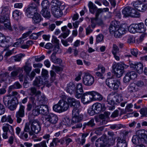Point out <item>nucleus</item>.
Wrapping results in <instances>:
<instances>
[{"label": "nucleus", "instance_id": "nucleus-1", "mask_svg": "<svg viewBox=\"0 0 147 147\" xmlns=\"http://www.w3.org/2000/svg\"><path fill=\"white\" fill-rule=\"evenodd\" d=\"M108 134L112 138L107 140L105 135L102 136L96 141L95 145L96 147H110L115 144V138H113L114 135L113 132L109 131Z\"/></svg>", "mask_w": 147, "mask_h": 147}, {"label": "nucleus", "instance_id": "nucleus-2", "mask_svg": "<svg viewBox=\"0 0 147 147\" xmlns=\"http://www.w3.org/2000/svg\"><path fill=\"white\" fill-rule=\"evenodd\" d=\"M58 120V117L56 114L50 113L45 117L43 124L45 127L53 128L55 126Z\"/></svg>", "mask_w": 147, "mask_h": 147}, {"label": "nucleus", "instance_id": "nucleus-3", "mask_svg": "<svg viewBox=\"0 0 147 147\" xmlns=\"http://www.w3.org/2000/svg\"><path fill=\"white\" fill-rule=\"evenodd\" d=\"M123 100V97L121 94L111 93L108 96L107 101L108 104L113 105L115 104L120 102Z\"/></svg>", "mask_w": 147, "mask_h": 147}, {"label": "nucleus", "instance_id": "nucleus-4", "mask_svg": "<svg viewBox=\"0 0 147 147\" xmlns=\"http://www.w3.org/2000/svg\"><path fill=\"white\" fill-rule=\"evenodd\" d=\"M35 3H32L30 4L28 7L26 9L25 14L28 17L32 18L33 15L37 12V7Z\"/></svg>", "mask_w": 147, "mask_h": 147}, {"label": "nucleus", "instance_id": "nucleus-5", "mask_svg": "<svg viewBox=\"0 0 147 147\" xmlns=\"http://www.w3.org/2000/svg\"><path fill=\"white\" fill-rule=\"evenodd\" d=\"M113 68L115 72V76L118 78H119L123 75L124 72V67L122 64L119 63H114L113 65Z\"/></svg>", "mask_w": 147, "mask_h": 147}, {"label": "nucleus", "instance_id": "nucleus-6", "mask_svg": "<svg viewBox=\"0 0 147 147\" xmlns=\"http://www.w3.org/2000/svg\"><path fill=\"white\" fill-rule=\"evenodd\" d=\"M31 123L30 128L31 132L29 133L30 136H34V133L38 134L40 130V127L38 121L36 120H33L30 121Z\"/></svg>", "mask_w": 147, "mask_h": 147}, {"label": "nucleus", "instance_id": "nucleus-7", "mask_svg": "<svg viewBox=\"0 0 147 147\" xmlns=\"http://www.w3.org/2000/svg\"><path fill=\"white\" fill-rule=\"evenodd\" d=\"M67 100L70 107L73 108L72 112L79 111L80 108L81 106L80 102L79 101L72 97L68 98Z\"/></svg>", "mask_w": 147, "mask_h": 147}, {"label": "nucleus", "instance_id": "nucleus-8", "mask_svg": "<svg viewBox=\"0 0 147 147\" xmlns=\"http://www.w3.org/2000/svg\"><path fill=\"white\" fill-rule=\"evenodd\" d=\"M106 83L110 88L114 90H117L120 84V82L117 80L110 78L106 80Z\"/></svg>", "mask_w": 147, "mask_h": 147}, {"label": "nucleus", "instance_id": "nucleus-9", "mask_svg": "<svg viewBox=\"0 0 147 147\" xmlns=\"http://www.w3.org/2000/svg\"><path fill=\"white\" fill-rule=\"evenodd\" d=\"M94 77L88 73H85L83 78L84 84L88 86H91L94 83Z\"/></svg>", "mask_w": 147, "mask_h": 147}, {"label": "nucleus", "instance_id": "nucleus-10", "mask_svg": "<svg viewBox=\"0 0 147 147\" xmlns=\"http://www.w3.org/2000/svg\"><path fill=\"white\" fill-rule=\"evenodd\" d=\"M132 4L136 9L140 12H144L147 9L146 5L142 2L139 1L133 2Z\"/></svg>", "mask_w": 147, "mask_h": 147}, {"label": "nucleus", "instance_id": "nucleus-11", "mask_svg": "<svg viewBox=\"0 0 147 147\" xmlns=\"http://www.w3.org/2000/svg\"><path fill=\"white\" fill-rule=\"evenodd\" d=\"M31 100L32 102L33 108L32 114L34 116H37L40 114V109L39 108L40 106L39 105L38 103H36V100H35L34 98L31 97Z\"/></svg>", "mask_w": 147, "mask_h": 147}, {"label": "nucleus", "instance_id": "nucleus-12", "mask_svg": "<svg viewBox=\"0 0 147 147\" xmlns=\"http://www.w3.org/2000/svg\"><path fill=\"white\" fill-rule=\"evenodd\" d=\"M91 91L86 92L84 93L82 96L81 99L82 102L84 105L88 104L92 100Z\"/></svg>", "mask_w": 147, "mask_h": 147}, {"label": "nucleus", "instance_id": "nucleus-13", "mask_svg": "<svg viewBox=\"0 0 147 147\" xmlns=\"http://www.w3.org/2000/svg\"><path fill=\"white\" fill-rule=\"evenodd\" d=\"M7 16L2 15L0 16V23H3L5 28L10 31H12L13 29L10 26V23L9 20V17L7 19Z\"/></svg>", "mask_w": 147, "mask_h": 147}, {"label": "nucleus", "instance_id": "nucleus-14", "mask_svg": "<svg viewBox=\"0 0 147 147\" xmlns=\"http://www.w3.org/2000/svg\"><path fill=\"white\" fill-rule=\"evenodd\" d=\"M79 111L72 112V121L74 123L80 122L82 119L83 116L82 115L79 114Z\"/></svg>", "mask_w": 147, "mask_h": 147}, {"label": "nucleus", "instance_id": "nucleus-15", "mask_svg": "<svg viewBox=\"0 0 147 147\" xmlns=\"http://www.w3.org/2000/svg\"><path fill=\"white\" fill-rule=\"evenodd\" d=\"M137 134L140 137L142 143L147 144V131L144 129H141L137 131Z\"/></svg>", "mask_w": 147, "mask_h": 147}, {"label": "nucleus", "instance_id": "nucleus-16", "mask_svg": "<svg viewBox=\"0 0 147 147\" xmlns=\"http://www.w3.org/2000/svg\"><path fill=\"white\" fill-rule=\"evenodd\" d=\"M126 27L125 25H121L117 29V31L114 34L115 38H119L124 34L126 30Z\"/></svg>", "mask_w": 147, "mask_h": 147}, {"label": "nucleus", "instance_id": "nucleus-17", "mask_svg": "<svg viewBox=\"0 0 147 147\" xmlns=\"http://www.w3.org/2000/svg\"><path fill=\"white\" fill-rule=\"evenodd\" d=\"M92 109L96 111V113H98L101 111H103L105 109V105L104 104H101L99 103H96L92 106Z\"/></svg>", "mask_w": 147, "mask_h": 147}, {"label": "nucleus", "instance_id": "nucleus-18", "mask_svg": "<svg viewBox=\"0 0 147 147\" xmlns=\"http://www.w3.org/2000/svg\"><path fill=\"white\" fill-rule=\"evenodd\" d=\"M9 40H7L5 36L2 33L0 32V46L7 48L9 46L8 42Z\"/></svg>", "mask_w": 147, "mask_h": 147}, {"label": "nucleus", "instance_id": "nucleus-19", "mask_svg": "<svg viewBox=\"0 0 147 147\" xmlns=\"http://www.w3.org/2000/svg\"><path fill=\"white\" fill-rule=\"evenodd\" d=\"M130 67L133 68V69L135 70L139 74H141L143 71V65L142 64L140 63L134 64L131 63L130 64Z\"/></svg>", "mask_w": 147, "mask_h": 147}, {"label": "nucleus", "instance_id": "nucleus-20", "mask_svg": "<svg viewBox=\"0 0 147 147\" xmlns=\"http://www.w3.org/2000/svg\"><path fill=\"white\" fill-rule=\"evenodd\" d=\"M76 88L75 84L73 82H71L67 84L66 90L67 92L71 94L75 93Z\"/></svg>", "mask_w": 147, "mask_h": 147}, {"label": "nucleus", "instance_id": "nucleus-21", "mask_svg": "<svg viewBox=\"0 0 147 147\" xmlns=\"http://www.w3.org/2000/svg\"><path fill=\"white\" fill-rule=\"evenodd\" d=\"M118 22L116 20H114L111 22L109 27V31L111 34H114V35L115 34L118 28Z\"/></svg>", "mask_w": 147, "mask_h": 147}, {"label": "nucleus", "instance_id": "nucleus-22", "mask_svg": "<svg viewBox=\"0 0 147 147\" xmlns=\"http://www.w3.org/2000/svg\"><path fill=\"white\" fill-rule=\"evenodd\" d=\"M36 103H38L39 105L40 106L42 105L46 104L47 102V99L44 94H40L37 96Z\"/></svg>", "mask_w": 147, "mask_h": 147}, {"label": "nucleus", "instance_id": "nucleus-23", "mask_svg": "<svg viewBox=\"0 0 147 147\" xmlns=\"http://www.w3.org/2000/svg\"><path fill=\"white\" fill-rule=\"evenodd\" d=\"M3 102L6 107L8 106L10 104H12L13 102H15L13 98H11L10 96L7 95L3 98Z\"/></svg>", "mask_w": 147, "mask_h": 147}, {"label": "nucleus", "instance_id": "nucleus-24", "mask_svg": "<svg viewBox=\"0 0 147 147\" xmlns=\"http://www.w3.org/2000/svg\"><path fill=\"white\" fill-rule=\"evenodd\" d=\"M59 104L61 106L63 112L66 111L69 107V104L68 102L63 100H60L59 101Z\"/></svg>", "mask_w": 147, "mask_h": 147}, {"label": "nucleus", "instance_id": "nucleus-25", "mask_svg": "<svg viewBox=\"0 0 147 147\" xmlns=\"http://www.w3.org/2000/svg\"><path fill=\"white\" fill-rule=\"evenodd\" d=\"M62 31L63 32L59 36V38L62 37L63 38H65L69 34L70 31L67 28L66 26L62 27L61 28Z\"/></svg>", "mask_w": 147, "mask_h": 147}, {"label": "nucleus", "instance_id": "nucleus-26", "mask_svg": "<svg viewBox=\"0 0 147 147\" xmlns=\"http://www.w3.org/2000/svg\"><path fill=\"white\" fill-rule=\"evenodd\" d=\"M117 147H127V144L125 139L119 137L117 139Z\"/></svg>", "mask_w": 147, "mask_h": 147}, {"label": "nucleus", "instance_id": "nucleus-27", "mask_svg": "<svg viewBox=\"0 0 147 147\" xmlns=\"http://www.w3.org/2000/svg\"><path fill=\"white\" fill-rule=\"evenodd\" d=\"M2 129L3 132H8L10 134L14 133L13 129L12 126L8 123L4 124L2 127Z\"/></svg>", "mask_w": 147, "mask_h": 147}, {"label": "nucleus", "instance_id": "nucleus-28", "mask_svg": "<svg viewBox=\"0 0 147 147\" xmlns=\"http://www.w3.org/2000/svg\"><path fill=\"white\" fill-rule=\"evenodd\" d=\"M136 27L137 32L140 33H144L145 32L146 29L143 23L141 22L136 24Z\"/></svg>", "mask_w": 147, "mask_h": 147}, {"label": "nucleus", "instance_id": "nucleus-29", "mask_svg": "<svg viewBox=\"0 0 147 147\" xmlns=\"http://www.w3.org/2000/svg\"><path fill=\"white\" fill-rule=\"evenodd\" d=\"M40 113L44 115H46L49 113L48 106L46 105H42L39 107Z\"/></svg>", "mask_w": 147, "mask_h": 147}, {"label": "nucleus", "instance_id": "nucleus-30", "mask_svg": "<svg viewBox=\"0 0 147 147\" xmlns=\"http://www.w3.org/2000/svg\"><path fill=\"white\" fill-rule=\"evenodd\" d=\"M91 93L92 100L101 101L103 99V96L99 93L94 91H91Z\"/></svg>", "mask_w": 147, "mask_h": 147}, {"label": "nucleus", "instance_id": "nucleus-31", "mask_svg": "<svg viewBox=\"0 0 147 147\" xmlns=\"http://www.w3.org/2000/svg\"><path fill=\"white\" fill-rule=\"evenodd\" d=\"M82 138H78L76 139V141L79 144L83 145H84L86 142V138L88 136V134L83 133L82 134Z\"/></svg>", "mask_w": 147, "mask_h": 147}, {"label": "nucleus", "instance_id": "nucleus-32", "mask_svg": "<svg viewBox=\"0 0 147 147\" xmlns=\"http://www.w3.org/2000/svg\"><path fill=\"white\" fill-rule=\"evenodd\" d=\"M59 8L56 9L54 7L51 8L52 13L55 17L57 18L61 17L63 14V11H61Z\"/></svg>", "mask_w": 147, "mask_h": 147}, {"label": "nucleus", "instance_id": "nucleus-33", "mask_svg": "<svg viewBox=\"0 0 147 147\" xmlns=\"http://www.w3.org/2000/svg\"><path fill=\"white\" fill-rule=\"evenodd\" d=\"M32 18V22L34 24H38L41 20V15L37 12L33 15Z\"/></svg>", "mask_w": 147, "mask_h": 147}, {"label": "nucleus", "instance_id": "nucleus-34", "mask_svg": "<svg viewBox=\"0 0 147 147\" xmlns=\"http://www.w3.org/2000/svg\"><path fill=\"white\" fill-rule=\"evenodd\" d=\"M21 68L22 69V70L24 69L26 73L27 74H28L32 70L31 64L29 62L27 61L26 62L25 65Z\"/></svg>", "mask_w": 147, "mask_h": 147}, {"label": "nucleus", "instance_id": "nucleus-35", "mask_svg": "<svg viewBox=\"0 0 147 147\" xmlns=\"http://www.w3.org/2000/svg\"><path fill=\"white\" fill-rule=\"evenodd\" d=\"M43 79L41 77L38 76L36 77L35 80L33 82V85L37 87H39L43 85Z\"/></svg>", "mask_w": 147, "mask_h": 147}, {"label": "nucleus", "instance_id": "nucleus-36", "mask_svg": "<svg viewBox=\"0 0 147 147\" xmlns=\"http://www.w3.org/2000/svg\"><path fill=\"white\" fill-rule=\"evenodd\" d=\"M1 121L2 122H8L10 124H12L13 122V120L10 115H3L1 118Z\"/></svg>", "mask_w": 147, "mask_h": 147}, {"label": "nucleus", "instance_id": "nucleus-37", "mask_svg": "<svg viewBox=\"0 0 147 147\" xmlns=\"http://www.w3.org/2000/svg\"><path fill=\"white\" fill-rule=\"evenodd\" d=\"M132 7L128 6L124 8L122 10V13L125 17L130 16Z\"/></svg>", "mask_w": 147, "mask_h": 147}, {"label": "nucleus", "instance_id": "nucleus-38", "mask_svg": "<svg viewBox=\"0 0 147 147\" xmlns=\"http://www.w3.org/2000/svg\"><path fill=\"white\" fill-rule=\"evenodd\" d=\"M50 59L52 62L55 63L60 64L62 62V60L59 58H57L55 53H53L51 55Z\"/></svg>", "mask_w": 147, "mask_h": 147}, {"label": "nucleus", "instance_id": "nucleus-39", "mask_svg": "<svg viewBox=\"0 0 147 147\" xmlns=\"http://www.w3.org/2000/svg\"><path fill=\"white\" fill-rule=\"evenodd\" d=\"M140 137H139L137 134V131L136 135H134L132 138V141L135 144H138L142 143Z\"/></svg>", "mask_w": 147, "mask_h": 147}, {"label": "nucleus", "instance_id": "nucleus-40", "mask_svg": "<svg viewBox=\"0 0 147 147\" xmlns=\"http://www.w3.org/2000/svg\"><path fill=\"white\" fill-rule=\"evenodd\" d=\"M25 107L23 105H20L19 111L17 112L16 114V116L23 117L24 115Z\"/></svg>", "mask_w": 147, "mask_h": 147}, {"label": "nucleus", "instance_id": "nucleus-41", "mask_svg": "<svg viewBox=\"0 0 147 147\" xmlns=\"http://www.w3.org/2000/svg\"><path fill=\"white\" fill-rule=\"evenodd\" d=\"M91 25V26L92 29L94 28L97 24L99 25H101L103 24V22L102 20H100V23H97V18H90Z\"/></svg>", "mask_w": 147, "mask_h": 147}, {"label": "nucleus", "instance_id": "nucleus-42", "mask_svg": "<svg viewBox=\"0 0 147 147\" xmlns=\"http://www.w3.org/2000/svg\"><path fill=\"white\" fill-rule=\"evenodd\" d=\"M23 70L20 67H18L16 71H13L11 73V78H14L16 77L19 73H22Z\"/></svg>", "mask_w": 147, "mask_h": 147}, {"label": "nucleus", "instance_id": "nucleus-43", "mask_svg": "<svg viewBox=\"0 0 147 147\" xmlns=\"http://www.w3.org/2000/svg\"><path fill=\"white\" fill-rule=\"evenodd\" d=\"M88 5L90 11L92 13L94 14L95 11L97 9V7L91 1L89 2Z\"/></svg>", "mask_w": 147, "mask_h": 147}, {"label": "nucleus", "instance_id": "nucleus-44", "mask_svg": "<svg viewBox=\"0 0 147 147\" xmlns=\"http://www.w3.org/2000/svg\"><path fill=\"white\" fill-rule=\"evenodd\" d=\"M130 16L133 18H139L140 17V14L138 11L132 8Z\"/></svg>", "mask_w": 147, "mask_h": 147}, {"label": "nucleus", "instance_id": "nucleus-45", "mask_svg": "<svg viewBox=\"0 0 147 147\" xmlns=\"http://www.w3.org/2000/svg\"><path fill=\"white\" fill-rule=\"evenodd\" d=\"M41 13L45 18H49L51 16L50 12L47 9H42L41 11Z\"/></svg>", "mask_w": 147, "mask_h": 147}, {"label": "nucleus", "instance_id": "nucleus-46", "mask_svg": "<svg viewBox=\"0 0 147 147\" xmlns=\"http://www.w3.org/2000/svg\"><path fill=\"white\" fill-rule=\"evenodd\" d=\"M52 4V8H59L60 7V6L61 5V3L59 1L57 0H53L51 2Z\"/></svg>", "mask_w": 147, "mask_h": 147}, {"label": "nucleus", "instance_id": "nucleus-47", "mask_svg": "<svg viewBox=\"0 0 147 147\" xmlns=\"http://www.w3.org/2000/svg\"><path fill=\"white\" fill-rule=\"evenodd\" d=\"M22 86L20 84L19 82H16L14 84L9 87V89L10 90H12L13 89H19L22 87Z\"/></svg>", "mask_w": 147, "mask_h": 147}, {"label": "nucleus", "instance_id": "nucleus-48", "mask_svg": "<svg viewBox=\"0 0 147 147\" xmlns=\"http://www.w3.org/2000/svg\"><path fill=\"white\" fill-rule=\"evenodd\" d=\"M136 87V85L135 83H131L128 87V90L129 92L132 93L136 92L137 90Z\"/></svg>", "mask_w": 147, "mask_h": 147}, {"label": "nucleus", "instance_id": "nucleus-49", "mask_svg": "<svg viewBox=\"0 0 147 147\" xmlns=\"http://www.w3.org/2000/svg\"><path fill=\"white\" fill-rule=\"evenodd\" d=\"M13 28L15 31L17 32L22 31L25 30L26 28L21 25H14L13 26Z\"/></svg>", "mask_w": 147, "mask_h": 147}, {"label": "nucleus", "instance_id": "nucleus-50", "mask_svg": "<svg viewBox=\"0 0 147 147\" xmlns=\"http://www.w3.org/2000/svg\"><path fill=\"white\" fill-rule=\"evenodd\" d=\"M9 9L7 7H3L2 9L1 13L2 15L7 16V19L9 16Z\"/></svg>", "mask_w": 147, "mask_h": 147}, {"label": "nucleus", "instance_id": "nucleus-51", "mask_svg": "<svg viewBox=\"0 0 147 147\" xmlns=\"http://www.w3.org/2000/svg\"><path fill=\"white\" fill-rule=\"evenodd\" d=\"M125 127V125H123L121 124H113L111 125L110 126V128L111 129H115L117 130Z\"/></svg>", "mask_w": 147, "mask_h": 147}, {"label": "nucleus", "instance_id": "nucleus-52", "mask_svg": "<svg viewBox=\"0 0 147 147\" xmlns=\"http://www.w3.org/2000/svg\"><path fill=\"white\" fill-rule=\"evenodd\" d=\"M53 109L55 111L59 113L63 112L61 108V106H60L59 105V102L57 104L53 106Z\"/></svg>", "mask_w": 147, "mask_h": 147}, {"label": "nucleus", "instance_id": "nucleus-53", "mask_svg": "<svg viewBox=\"0 0 147 147\" xmlns=\"http://www.w3.org/2000/svg\"><path fill=\"white\" fill-rule=\"evenodd\" d=\"M59 139L58 138H54L53 139L52 141L51 142L49 146L50 147L54 146V144L56 146L58 145V143H59Z\"/></svg>", "mask_w": 147, "mask_h": 147}, {"label": "nucleus", "instance_id": "nucleus-54", "mask_svg": "<svg viewBox=\"0 0 147 147\" xmlns=\"http://www.w3.org/2000/svg\"><path fill=\"white\" fill-rule=\"evenodd\" d=\"M21 14L22 13L20 11L16 9L13 12L12 16L14 19H17Z\"/></svg>", "mask_w": 147, "mask_h": 147}, {"label": "nucleus", "instance_id": "nucleus-55", "mask_svg": "<svg viewBox=\"0 0 147 147\" xmlns=\"http://www.w3.org/2000/svg\"><path fill=\"white\" fill-rule=\"evenodd\" d=\"M136 27L135 24H133L130 25L128 28L129 31L132 33H134L137 32Z\"/></svg>", "mask_w": 147, "mask_h": 147}, {"label": "nucleus", "instance_id": "nucleus-56", "mask_svg": "<svg viewBox=\"0 0 147 147\" xmlns=\"http://www.w3.org/2000/svg\"><path fill=\"white\" fill-rule=\"evenodd\" d=\"M133 105L131 103H130L127 104L125 109V111L124 112H122L123 114L126 113L127 112H132L133 111V110L131 109L132 108Z\"/></svg>", "mask_w": 147, "mask_h": 147}, {"label": "nucleus", "instance_id": "nucleus-57", "mask_svg": "<svg viewBox=\"0 0 147 147\" xmlns=\"http://www.w3.org/2000/svg\"><path fill=\"white\" fill-rule=\"evenodd\" d=\"M34 147H48L46 143V142L44 140L40 143L34 144Z\"/></svg>", "mask_w": 147, "mask_h": 147}, {"label": "nucleus", "instance_id": "nucleus-58", "mask_svg": "<svg viewBox=\"0 0 147 147\" xmlns=\"http://www.w3.org/2000/svg\"><path fill=\"white\" fill-rule=\"evenodd\" d=\"M112 52L113 54H118L119 52V49L118 46L115 44L113 45Z\"/></svg>", "mask_w": 147, "mask_h": 147}, {"label": "nucleus", "instance_id": "nucleus-59", "mask_svg": "<svg viewBox=\"0 0 147 147\" xmlns=\"http://www.w3.org/2000/svg\"><path fill=\"white\" fill-rule=\"evenodd\" d=\"M95 125V124L94 123V120L93 119H91L88 122L85 123L84 124V126L87 125L91 127H94Z\"/></svg>", "mask_w": 147, "mask_h": 147}, {"label": "nucleus", "instance_id": "nucleus-60", "mask_svg": "<svg viewBox=\"0 0 147 147\" xmlns=\"http://www.w3.org/2000/svg\"><path fill=\"white\" fill-rule=\"evenodd\" d=\"M30 90L31 93L33 95H35L37 96L38 95H39L41 94V92L40 91H36V89L34 87H32L30 88Z\"/></svg>", "mask_w": 147, "mask_h": 147}, {"label": "nucleus", "instance_id": "nucleus-61", "mask_svg": "<svg viewBox=\"0 0 147 147\" xmlns=\"http://www.w3.org/2000/svg\"><path fill=\"white\" fill-rule=\"evenodd\" d=\"M25 55L22 54L16 55L13 57L14 60L15 61H20L22 58L24 57Z\"/></svg>", "mask_w": 147, "mask_h": 147}, {"label": "nucleus", "instance_id": "nucleus-62", "mask_svg": "<svg viewBox=\"0 0 147 147\" xmlns=\"http://www.w3.org/2000/svg\"><path fill=\"white\" fill-rule=\"evenodd\" d=\"M30 123H29L27 122L25 124L24 128V131L26 132H28L29 134V133L31 132V128L30 127Z\"/></svg>", "mask_w": 147, "mask_h": 147}, {"label": "nucleus", "instance_id": "nucleus-63", "mask_svg": "<svg viewBox=\"0 0 147 147\" xmlns=\"http://www.w3.org/2000/svg\"><path fill=\"white\" fill-rule=\"evenodd\" d=\"M49 4V2L47 0H43L41 3L42 9H47Z\"/></svg>", "mask_w": 147, "mask_h": 147}, {"label": "nucleus", "instance_id": "nucleus-64", "mask_svg": "<svg viewBox=\"0 0 147 147\" xmlns=\"http://www.w3.org/2000/svg\"><path fill=\"white\" fill-rule=\"evenodd\" d=\"M140 112L142 117H147V109L146 108H142L140 110Z\"/></svg>", "mask_w": 147, "mask_h": 147}]
</instances>
